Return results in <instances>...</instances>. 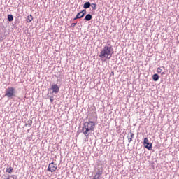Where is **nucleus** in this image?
Returning <instances> with one entry per match:
<instances>
[{"mask_svg": "<svg viewBox=\"0 0 179 179\" xmlns=\"http://www.w3.org/2000/svg\"><path fill=\"white\" fill-rule=\"evenodd\" d=\"M92 9L96 10V9H97V5L96 3H93L92 5Z\"/></svg>", "mask_w": 179, "mask_h": 179, "instance_id": "a211bd4d", "label": "nucleus"}, {"mask_svg": "<svg viewBox=\"0 0 179 179\" xmlns=\"http://www.w3.org/2000/svg\"><path fill=\"white\" fill-rule=\"evenodd\" d=\"M113 54L114 49L113 48V46H111V45H108L101 50L99 57L102 58V59H110L113 57Z\"/></svg>", "mask_w": 179, "mask_h": 179, "instance_id": "f257e3e1", "label": "nucleus"}, {"mask_svg": "<svg viewBox=\"0 0 179 179\" xmlns=\"http://www.w3.org/2000/svg\"><path fill=\"white\" fill-rule=\"evenodd\" d=\"M12 171H13V169L12 167H10L6 169V173H8L9 174H10V173H12Z\"/></svg>", "mask_w": 179, "mask_h": 179, "instance_id": "dca6fc26", "label": "nucleus"}, {"mask_svg": "<svg viewBox=\"0 0 179 179\" xmlns=\"http://www.w3.org/2000/svg\"><path fill=\"white\" fill-rule=\"evenodd\" d=\"M52 93H58L59 92V87L57 84L52 85L51 87Z\"/></svg>", "mask_w": 179, "mask_h": 179, "instance_id": "39448f33", "label": "nucleus"}, {"mask_svg": "<svg viewBox=\"0 0 179 179\" xmlns=\"http://www.w3.org/2000/svg\"><path fill=\"white\" fill-rule=\"evenodd\" d=\"M31 22H33V15H29L27 17V22L30 23Z\"/></svg>", "mask_w": 179, "mask_h": 179, "instance_id": "1a4fd4ad", "label": "nucleus"}, {"mask_svg": "<svg viewBox=\"0 0 179 179\" xmlns=\"http://www.w3.org/2000/svg\"><path fill=\"white\" fill-rule=\"evenodd\" d=\"M113 75H114V72H112Z\"/></svg>", "mask_w": 179, "mask_h": 179, "instance_id": "5701e85b", "label": "nucleus"}, {"mask_svg": "<svg viewBox=\"0 0 179 179\" xmlns=\"http://www.w3.org/2000/svg\"><path fill=\"white\" fill-rule=\"evenodd\" d=\"M57 169H58V165L55 164V162H51L49 164L47 171H49L50 173H54L57 171Z\"/></svg>", "mask_w": 179, "mask_h": 179, "instance_id": "20e7f679", "label": "nucleus"}, {"mask_svg": "<svg viewBox=\"0 0 179 179\" xmlns=\"http://www.w3.org/2000/svg\"><path fill=\"white\" fill-rule=\"evenodd\" d=\"M81 13H83V15L85 16L86 15V10H83Z\"/></svg>", "mask_w": 179, "mask_h": 179, "instance_id": "6ab92c4d", "label": "nucleus"}, {"mask_svg": "<svg viewBox=\"0 0 179 179\" xmlns=\"http://www.w3.org/2000/svg\"><path fill=\"white\" fill-rule=\"evenodd\" d=\"M83 16H85V15H83V14L81 12H80L77 14V15L73 19V20H76V19H82V17H83Z\"/></svg>", "mask_w": 179, "mask_h": 179, "instance_id": "0eeeda50", "label": "nucleus"}, {"mask_svg": "<svg viewBox=\"0 0 179 179\" xmlns=\"http://www.w3.org/2000/svg\"><path fill=\"white\" fill-rule=\"evenodd\" d=\"M5 96L8 99H12V97H15L16 96V90H15L13 87H8L6 90Z\"/></svg>", "mask_w": 179, "mask_h": 179, "instance_id": "7ed1b4c3", "label": "nucleus"}, {"mask_svg": "<svg viewBox=\"0 0 179 179\" xmlns=\"http://www.w3.org/2000/svg\"><path fill=\"white\" fill-rule=\"evenodd\" d=\"M94 128H96V122L93 121L85 122L83 124L82 132L85 136H90L91 132L94 131Z\"/></svg>", "mask_w": 179, "mask_h": 179, "instance_id": "f03ea898", "label": "nucleus"}, {"mask_svg": "<svg viewBox=\"0 0 179 179\" xmlns=\"http://www.w3.org/2000/svg\"><path fill=\"white\" fill-rule=\"evenodd\" d=\"M32 124H33V120H29L25 124V127H27L28 128H30V127H31Z\"/></svg>", "mask_w": 179, "mask_h": 179, "instance_id": "6e6552de", "label": "nucleus"}, {"mask_svg": "<svg viewBox=\"0 0 179 179\" xmlns=\"http://www.w3.org/2000/svg\"><path fill=\"white\" fill-rule=\"evenodd\" d=\"M129 134L130 136H128V142L129 143H131V142H132V138L135 136V134L132 132H130Z\"/></svg>", "mask_w": 179, "mask_h": 179, "instance_id": "423d86ee", "label": "nucleus"}, {"mask_svg": "<svg viewBox=\"0 0 179 179\" xmlns=\"http://www.w3.org/2000/svg\"><path fill=\"white\" fill-rule=\"evenodd\" d=\"M157 72L158 73H162V75H163V74L164 73V71H162V69H160V68H158V69H157Z\"/></svg>", "mask_w": 179, "mask_h": 179, "instance_id": "2eb2a0df", "label": "nucleus"}, {"mask_svg": "<svg viewBox=\"0 0 179 179\" xmlns=\"http://www.w3.org/2000/svg\"><path fill=\"white\" fill-rule=\"evenodd\" d=\"M144 145L146 149H148V150H152V143H148L147 144H145Z\"/></svg>", "mask_w": 179, "mask_h": 179, "instance_id": "9d476101", "label": "nucleus"}, {"mask_svg": "<svg viewBox=\"0 0 179 179\" xmlns=\"http://www.w3.org/2000/svg\"><path fill=\"white\" fill-rule=\"evenodd\" d=\"M50 101H51V103H52V99H50Z\"/></svg>", "mask_w": 179, "mask_h": 179, "instance_id": "4be33fe9", "label": "nucleus"}, {"mask_svg": "<svg viewBox=\"0 0 179 179\" xmlns=\"http://www.w3.org/2000/svg\"><path fill=\"white\" fill-rule=\"evenodd\" d=\"M6 179H15V178L12 177V176H9L8 178H7Z\"/></svg>", "mask_w": 179, "mask_h": 179, "instance_id": "412c9836", "label": "nucleus"}, {"mask_svg": "<svg viewBox=\"0 0 179 179\" xmlns=\"http://www.w3.org/2000/svg\"><path fill=\"white\" fill-rule=\"evenodd\" d=\"M152 79L154 82H157V80H159V75L157 74H154L152 76Z\"/></svg>", "mask_w": 179, "mask_h": 179, "instance_id": "9b49d317", "label": "nucleus"}, {"mask_svg": "<svg viewBox=\"0 0 179 179\" xmlns=\"http://www.w3.org/2000/svg\"><path fill=\"white\" fill-rule=\"evenodd\" d=\"M143 143L144 145H147V143H149V139L148 138H145Z\"/></svg>", "mask_w": 179, "mask_h": 179, "instance_id": "f3484780", "label": "nucleus"}, {"mask_svg": "<svg viewBox=\"0 0 179 179\" xmlns=\"http://www.w3.org/2000/svg\"><path fill=\"white\" fill-rule=\"evenodd\" d=\"M92 15H90V14H88V15H87L86 16H85V20H87V21H89V20H92Z\"/></svg>", "mask_w": 179, "mask_h": 179, "instance_id": "ddd939ff", "label": "nucleus"}, {"mask_svg": "<svg viewBox=\"0 0 179 179\" xmlns=\"http://www.w3.org/2000/svg\"><path fill=\"white\" fill-rule=\"evenodd\" d=\"M8 22H12L13 20V15H8Z\"/></svg>", "mask_w": 179, "mask_h": 179, "instance_id": "4468645a", "label": "nucleus"}, {"mask_svg": "<svg viewBox=\"0 0 179 179\" xmlns=\"http://www.w3.org/2000/svg\"><path fill=\"white\" fill-rule=\"evenodd\" d=\"M90 2H86L83 6L84 9H89V8H90Z\"/></svg>", "mask_w": 179, "mask_h": 179, "instance_id": "f8f14e48", "label": "nucleus"}, {"mask_svg": "<svg viewBox=\"0 0 179 179\" xmlns=\"http://www.w3.org/2000/svg\"><path fill=\"white\" fill-rule=\"evenodd\" d=\"M75 26H76V23H72L71 24V27H75Z\"/></svg>", "mask_w": 179, "mask_h": 179, "instance_id": "aec40b11", "label": "nucleus"}]
</instances>
